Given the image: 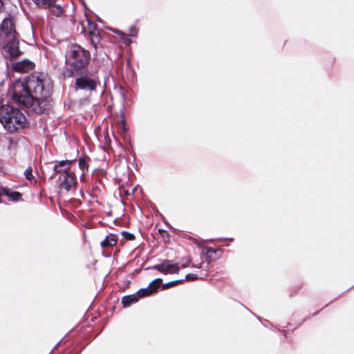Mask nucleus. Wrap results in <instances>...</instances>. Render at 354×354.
I'll use <instances>...</instances> for the list:
<instances>
[{
  "mask_svg": "<svg viewBox=\"0 0 354 354\" xmlns=\"http://www.w3.org/2000/svg\"><path fill=\"white\" fill-rule=\"evenodd\" d=\"M122 234L124 238H126L128 240H133L134 239V235L133 234H131L128 232L123 231L122 232Z\"/></svg>",
  "mask_w": 354,
  "mask_h": 354,
  "instance_id": "412c9836",
  "label": "nucleus"
},
{
  "mask_svg": "<svg viewBox=\"0 0 354 354\" xmlns=\"http://www.w3.org/2000/svg\"><path fill=\"white\" fill-rule=\"evenodd\" d=\"M19 40L17 39V41H13L10 43H3L5 48H7L8 51L9 52L10 56L12 58H16L19 57L21 52L19 50L18 47Z\"/></svg>",
  "mask_w": 354,
  "mask_h": 354,
  "instance_id": "ddd939ff",
  "label": "nucleus"
},
{
  "mask_svg": "<svg viewBox=\"0 0 354 354\" xmlns=\"http://www.w3.org/2000/svg\"><path fill=\"white\" fill-rule=\"evenodd\" d=\"M162 283V279L157 278L152 281L145 288H142L137 292V295L139 298L149 296L156 292Z\"/></svg>",
  "mask_w": 354,
  "mask_h": 354,
  "instance_id": "1a4fd4ad",
  "label": "nucleus"
},
{
  "mask_svg": "<svg viewBox=\"0 0 354 354\" xmlns=\"http://www.w3.org/2000/svg\"><path fill=\"white\" fill-rule=\"evenodd\" d=\"M17 142L14 139H10L9 140V144L8 146V149L10 151V152H15L17 150Z\"/></svg>",
  "mask_w": 354,
  "mask_h": 354,
  "instance_id": "dca6fc26",
  "label": "nucleus"
},
{
  "mask_svg": "<svg viewBox=\"0 0 354 354\" xmlns=\"http://www.w3.org/2000/svg\"><path fill=\"white\" fill-rule=\"evenodd\" d=\"M79 167L83 171L88 170V168L87 162L83 158H80L79 160Z\"/></svg>",
  "mask_w": 354,
  "mask_h": 354,
  "instance_id": "f3484780",
  "label": "nucleus"
},
{
  "mask_svg": "<svg viewBox=\"0 0 354 354\" xmlns=\"http://www.w3.org/2000/svg\"><path fill=\"white\" fill-rule=\"evenodd\" d=\"M25 82L35 103L39 106H44L52 90V82L48 76L44 73H32L27 77Z\"/></svg>",
  "mask_w": 354,
  "mask_h": 354,
  "instance_id": "f257e3e1",
  "label": "nucleus"
},
{
  "mask_svg": "<svg viewBox=\"0 0 354 354\" xmlns=\"http://www.w3.org/2000/svg\"><path fill=\"white\" fill-rule=\"evenodd\" d=\"M0 122L9 131H15L24 127L26 118L18 109L10 105L0 106Z\"/></svg>",
  "mask_w": 354,
  "mask_h": 354,
  "instance_id": "7ed1b4c3",
  "label": "nucleus"
},
{
  "mask_svg": "<svg viewBox=\"0 0 354 354\" xmlns=\"http://www.w3.org/2000/svg\"><path fill=\"white\" fill-rule=\"evenodd\" d=\"M32 1L39 8H45L48 5V0H32Z\"/></svg>",
  "mask_w": 354,
  "mask_h": 354,
  "instance_id": "6ab92c4d",
  "label": "nucleus"
},
{
  "mask_svg": "<svg viewBox=\"0 0 354 354\" xmlns=\"http://www.w3.org/2000/svg\"><path fill=\"white\" fill-rule=\"evenodd\" d=\"M198 279V277L196 274H187L186 276H185V279L187 280V281H189V280H196Z\"/></svg>",
  "mask_w": 354,
  "mask_h": 354,
  "instance_id": "4be33fe9",
  "label": "nucleus"
},
{
  "mask_svg": "<svg viewBox=\"0 0 354 354\" xmlns=\"http://www.w3.org/2000/svg\"><path fill=\"white\" fill-rule=\"evenodd\" d=\"M21 197V194L17 192H13L10 193V194L9 195L10 199H11L13 201H17L19 200Z\"/></svg>",
  "mask_w": 354,
  "mask_h": 354,
  "instance_id": "a211bd4d",
  "label": "nucleus"
},
{
  "mask_svg": "<svg viewBox=\"0 0 354 354\" xmlns=\"http://www.w3.org/2000/svg\"><path fill=\"white\" fill-rule=\"evenodd\" d=\"M32 168L31 167H28L25 171H24V175L26 178V179L29 180H31L32 179L34 178V176L32 174Z\"/></svg>",
  "mask_w": 354,
  "mask_h": 354,
  "instance_id": "aec40b11",
  "label": "nucleus"
},
{
  "mask_svg": "<svg viewBox=\"0 0 354 354\" xmlns=\"http://www.w3.org/2000/svg\"><path fill=\"white\" fill-rule=\"evenodd\" d=\"M74 162V160L55 161L53 162V171L55 174H59L60 176L64 175V174H69L73 172L71 171V166Z\"/></svg>",
  "mask_w": 354,
  "mask_h": 354,
  "instance_id": "6e6552de",
  "label": "nucleus"
},
{
  "mask_svg": "<svg viewBox=\"0 0 354 354\" xmlns=\"http://www.w3.org/2000/svg\"><path fill=\"white\" fill-rule=\"evenodd\" d=\"M138 298L139 297H138L137 293L135 295L124 296L122 299V303L124 307H127L129 306L131 304L137 302Z\"/></svg>",
  "mask_w": 354,
  "mask_h": 354,
  "instance_id": "4468645a",
  "label": "nucleus"
},
{
  "mask_svg": "<svg viewBox=\"0 0 354 354\" xmlns=\"http://www.w3.org/2000/svg\"><path fill=\"white\" fill-rule=\"evenodd\" d=\"M1 6H2V4H0Z\"/></svg>",
  "mask_w": 354,
  "mask_h": 354,
  "instance_id": "393cba45",
  "label": "nucleus"
},
{
  "mask_svg": "<svg viewBox=\"0 0 354 354\" xmlns=\"http://www.w3.org/2000/svg\"><path fill=\"white\" fill-rule=\"evenodd\" d=\"M75 85L77 87L86 91H95L97 82L87 75L81 76L76 79Z\"/></svg>",
  "mask_w": 354,
  "mask_h": 354,
  "instance_id": "0eeeda50",
  "label": "nucleus"
},
{
  "mask_svg": "<svg viewBox=\"0 0 354 354\" xmlns=\"http://www.w3.org/2000/svg\"><path fill=\"white\" fill-rule=\"evenodd\" d=\"M117 243V240L112 234L107 236L104 240L101 242L102 248L115 245Z\"/></svg>",
  "mask_w": 354,
  "mask_h": 354,
  "instance_id": "2eb2a0df",
  "label": "nucleus"
},
{
  "mask_svg": "<svg viewBox=\"0 0 354 354\" xmlns=\"http://www.w3.org/2000/svg\"><path fill=\"white\" fill-rule=\"evenodd\" d=\"M65 57L66 63L71 68V73H80L86 68L89 62L90 53L80 46L72 44L68 46Z\"/></svg>",
  "mask_w": 354,
  "mask_h": 354,
  "instance_id": "f03ea898",
  "label": "nucleus"
},
{
  "mask_svg": "<svg viewBox=\"0 0 354 354\" xmlns=\"http://www.w3.org/2000/svg\"><path fill=\"white\" fill-rule=\"evenodd\" d=\"M183 281V280L174 281H171V282L167 283H166V284H165V285L163 286V288H166L171 287V286H174V285H175V284H177V283H180V282H181V281Z\"/></svg>",
  "mask_w": 354,
  "mask_h": 354,
  "instance_id": "5701e85b",
  "label": "nucleus"
},
{
  "mask_svg": "<svg viewBox=\"0 0 354 354\" xmlns=\"http://www.w3.org/2000/svg\"><path fill=\"white\" fill-rule=\"evenodd\" d=\"M44 9L48 8L50 12L55 17H61L64 15V10L62 6L55 3L52 0H48V5Z\"/></svg>",
  "mask_w": 354,
  "mask_h": 354,
  "instance_id": "f8f14e48",
  "label": "nucleus"
},
{
  "mask_svg": "<svg viewBox=\"0 0 354 354\" xmlns=\"http://www.w3.org/2000/svg\"><path fill=\"white\" fill-rule=\"evenodd\" d=\"M59 187L66 191H70L75 187L77 181L75 178V173L64 174L59 177Z\"/></svg>",
  "mask_w": 354,
  "mask_h": 354,
  "instance_id": "423d86ee",
  "label": "nucleus"
},
{
  "mask_svg": "<svg viewBox=\"0 0 354 354\" xmlns=\"http://www.w3.org/2000/svg\"><path fill=\"white\" fill-rule=\"evenodd\" d=\"M18 34L11 18H5L0 25V40L2 44L17 41Z\"/></svg>",
  "mask_w": 354,
  "mask_h": 354,
  "instance_id": "39448f33",
  "label": "nucleus"
},
{
  "mask_svg": "<svg viewBox=\"0 0 354 354\" xmlns=\"http://www.w3.org/2000/svg\"><path fill=\"white\" fill-rule=\"evenodd\" d=\"M34 66V63L26 59L12 64L13 70L19 73H28L33 69Z\"/></svg>",
  "mask_w": 354,
  "mask_h": 354,
  "instance_id": "9b49d317",
  "label": "nucleus"
},
{
  "mask_svg": "<svg viewBox=\"0 0 354 354\" xmlns=\"http://www.w3.org/2000/svg\"><path fill=\"white\" fill-rule=\"evenodd\" d=\"M151 268L155 269L165 274L178 273L179 271L178 263L170 264L168 260L164 261L161 264L155 265Z\"/></svg>",
  "mask_w": 354,
  "mask_h": 354,
  "instance_id": "9d476101",
  "label": "nucleus"
},
{
  "mask_svg": "<svg viewBox=\"0 0 354 354\" xmlns=\"http://www.w3.org/2000/svg\"><path fill=\"white\" fill-rule=\"evenodd\" d=\"M118 33L120 35L121 38L124 39L125 35L121 32H118Z\"/></svg>",
  "mask_w": 354,
  "mask_h": 354,
  "instance_id": "b1692460",
  "label": "nucleus"
},
{
  "mask_svg": "<svg viewBox=\"0 0 354 354\" xmlns=\"http://www.w3.org/2000/svg\"><path fill=\"white\" fill-rule=\"evenodd\" d=\"M12 96L15 102L22 106L31 107L36 104L25 81L17 80L14 82Z\"/></svg>",
  "mask_w": 354,
  "mask_h": 354,
  "instance_id": "20e7f679",
  "label": "nucleus"
}]
</instances>
